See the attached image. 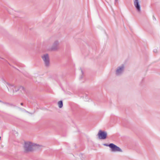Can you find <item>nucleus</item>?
Returning <instances> with one entry per match:
<instances>
[{
  "label": "nucleus",
  "instance_id": "nucleus-3",
  "mask_svg": "<svg viewBox=\"0 0 160 160\" xmlns=\"http://www.w3.org/2000/svg\"><path fill=\"white\" fill-rule=\"evenodd\" d=\"M98 136L99 139H104L106 138L107 133L106 132L99 130L98 134Z\"/></svg>",
  "mask_w": 160,
  "mask_h": 160
},
{
  "label": "nucleus",
  "instance_id": "nucleus-2",
  "mask_svg": "<svg viewBox=\"0 0 160 160\" xmlns=\"http://www.w3.org/2000/svg\"><path fill=\"white\" fill-rule=\"evenodd\" d=\"M105 145L109 146L112 149V152H122V150L118 147L113 143H111L109 145Z\"/></svg>",
  "mask_w": 160,
  "mask_h": 160
},
{
  "label": "nucleus",
  "instance_id": "nucleus-4",
  "mask_svg": "<svg viewBox=\"0 0 160 160\" xmlns=\"http://www.w3.org/2000/svg\"><path fill=\"white\" fill-rule=\"evenodd\" d=\"M42 58L44 61L46 66H48L49 64V58L48 55L45 54L42 56Z\"/></svg>",
  "mask_w": 160,
  "mask_h": 160
},
{
  "label": "nucleus",
  "instance_id": "nucleus-10",
  "mask_svg": "<svg viewBox=\"0 0 160 160\" xmlns=\"http://www.w3.org/2000/svg\"><path fill=\"white\" fill-rule=\"evenodd\" d=\"M0 102H1V101H0Z\"/></svg>",
  "mask_w": 160,
  "mask_h": 160
},
{
  "label": "nucleus",
  "instance_id": "nucleus-6",
  "mask_svg": "<svg viewBox=\"0 0 160 160\" xmlns=\"http://www.w3.org/2000/svg\"><path fill=\"white\" fill-rule=\"evenodd\" d=\"M123 68V67H121L119 68L117 70L116 72L117 74H119V73L121 72L122 69Z\"/></svg>",
  "mask_w": 160,
  "mask_h": 160
},
{
  "label": "nucleus",
  "instance_id": "nucleus-8",
  "mask_svg": "<svg viewBox=\"0 0 160 160\" xmlns=\"http://www.w3.org/2000/svg\"><path fill=\"white\" fill-rule=\"evenodd\" d=\"M153 51L154 52H157V49H154L153 50Z\"/></svg>",
  "mask_w": 160,
  "mask_h": 160
},
{
  "label": "nucleus",
  "instance_id": "nucleus-7",
  "mask_svg": "<svg viewBox=\"0 0 160 160\" xmlns=\"http://www.w3.org/2000/svg\"><path fill=\"white\" fill-rule=\"evenodd\" d=\"M58 105L59 108H62L63 106L62 102V101H61L58 102Z\"/></svg>",
  "mask_w": 160,
  "mask_h": 160
},
{
  "label": "nucleus",
  "instance_id": "nucleus-5",
  "mask_svg": "<svg viewBox=\"0 0 160 160\" xmlns=\"http://www.w3.org/2000/svg\"><path fill=\"white\" fill-rule=\"evenodd\" d=\"M134 5L137 9L138 11L140 10L139 6L138 3V0H134Z\"/></svg>",
  "mask_w": 160,
  "mask_h": 160
},
{
  "label": "nucleus",
  "instance_id": "nucleus-9",
  "mask_svg": "<svg viewBox=\"0 0 160 160\" xmlns=\"http://www.w3.org/2000/svg\"><path fill=\"white\" fill-rule=\"evenodd\" d=\"M153 20H156L155 18L153 16Z\"/></svg>",
  "mask_w": 160,
  "mask_h": 160
},
{
  "label": "nucleus",
  "instance_id": "nucleus-1",
  "mask_svg": "<svg viewBox=\"0 0 160 160\" xmlns=\"http://www.w3.org/2000/svg\"><path fill=\"white\" fill-rule=\"evenodd\" d=\"M34 146L30 142H27L25 143L24 148L26 152H28L32 151Z\"/></svg>",
  "mask_w": 160,
  "mask_h": 160
}]
</instances>
